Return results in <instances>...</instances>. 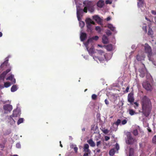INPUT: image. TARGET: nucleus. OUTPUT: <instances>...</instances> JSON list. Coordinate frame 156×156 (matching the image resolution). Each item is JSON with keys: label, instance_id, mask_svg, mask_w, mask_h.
I'll return each mask as SVG.
<instances>
[{"label": "nucleus", "instance_id": "ea45409f", "mask_svg": "<svg viewBox=\"0 0 156 156\" xmlns=\"http://www.w3.org/2000/svg\"><path fill=\"white\" fill-rule=\"evenodd\" d=\"M84 151L85 152V153L90 154V151L89 150V149H83Z\"/></svg>", "mask_w": 156, "mask_h": 156}, {"label": "nucleus", "instance_id": "bb28decb", "mask_svg": "<svg viewBox=\"0 0 156 156\" xmlns=\"http://www.w3.org/2000/svg\"><path fill=\"white\" fill-rule=\"evenodd\" d=\"M18 89V87L16 85H13L11 88V90L12 92H14L16 91Z\"/></svg>", "mask_w": 156, "mask_h": 156}, {"label": "nucleus", "instance_id": "0e129e2a", "mask_svg": "<svg viewBox=\"0 0 156 156\" xmlns=\"http://www.w3.org/2000/svg\"><path fill=\"white\" fill-rule=\"evenodd\" d=\"M145 19L147 20V21H150V20H149V19H148L147 17H145Z\"/></svg>", "mask_w": 156, "mask_h": 156}, {"label": "nucleus", "instance_id": "de8ad7c7", "mask_svg": "<svg viewBox=\"0 0 156 156\" xmlns=\"http://www.w3.org/2000/svg\"><path fill=\"white\" fill-rule=\"evenodd\" d=\"M16 147L17 148H20L21 147V145L20 143H17L16 144Z\"/></svg>", "mask_w": 156, "mask_h": 156}, {"label": "nucleus", "instance_id": "4be33fe9", "mask_svg": "<svg viewBox=\"0 0 156 156\" xmlns=\"http://www.w3.org/2000/svg\"><path fill=\"white\" fill-rule=\"evenodd\" d=\"M104 4V2L102 0H99L97 3V6L100 8H102Z\"/></svg>", "mask_w": 156, "mask_h": 156}, {"label": "nucleus", "instance_id": "2eb2a0df", "mask_svg": "<svg viewBox=\"0 0 156 156\" xmlns=\"http://www.w3.org/2000/svg\"><path fill=\"white\" fill-rule=\"evenodd\" d=\"M6 80H9L11 81L12 84H14L16 82L15 79L14 77V75L11 74L9 77L6 78Z\"/></svg>", "mask_w": 156, "mask_h": 156}, {"label": "nucleus", "instance_id": "423d86ee", "mask_svg": "<svg viewBox=\"0 0 156 156\" xmlns=\"http://www.w3.org/2000/svg\"><path fill=\"white\" fill-rule=\"evenodd\" d=\"M86 22L88 31L91 32L92 30V24L95 25V23L90 18H87L86 20Z\"/></svg>", "mask_w": 156, "mask_h": 156}, {"label": "nucleus", "instance_id": "864d4df0", "mask_svg": "<svg viewBox=\"0 0 156 156\" xmlns=\"http://www.w3.org/2000/svg\"><path fill=\"white\" fill-rule=\"evenodd\" d=\"M110 139V138L108 136H105V139L106 141H107L108 140H109Z\"/></svg>", "mask_w": 156, "mask_h": 156}, {"label": "nucleus", "instance_id": "4c0bfd02", "mask_svg": "<svg viewBox=\"0 0 156 156\" xmlns=\"http://www.w3.org/2000/svg\"><path fill=\"white\" fill-rule=\"evenodd\" d=\"M11 85V84L10 83L6 82L4 83V86L5 87H8L10 86Z\"/></svg>", "mask_w": 156, "mask_h": 156}, {"label": "nucleus", "instance_id": "72a5a7b5", "mask_svg": "<svg viewBox=\"0 0 156 156\" xmlns=\"http://www.w3.org/2000/svg\"><path fill=\"white\" fill-rule=\"evenodd\" d=\"M102 142L101 141H97L96 143V146L98 148H100L101 147Z\"/></svg>", "mask_w": 156, "mask_h": 156}, {"label": "nucleus", "instance_id": "a18cd8bd", "mask_svg": "<svg viewBox=\"0 0 156 156\" xmlns=\"http://www.w3.org/2000/svg\"><path fill=\"white\" fill-rule=\"evenodd\" d=\"M106 34L108 36H109L111 34V31L108 30L106 31Z\"/></svg>", "mask_w": 156, "mask_h": 156}, {"label": "nucleus", "instance_id": "6e6552de", "mask_svg": "<svg viewBox=\"0 0 156 156\" xmlns=\"http://www.w3.org/2000/svg\"><path fill=\"white\" fill-rule=\"evenodd\" d=\"M144 49L146 53L148 54V57L151 56L152 54V50L151 47L147 44H145L144 45Z\"/></svg>", "mask_w": 156, "mask_h": 156}, {"label": "nucleus", "instance_id": "a211bd4d", "mask_svg": "<svg viewBox=\"0 0 156 156\" xmlns=\"http://www.w3.org/2000/svg\"><path fill=\"white\" fill-rule=\"evenodd\" d=\"M128 100L129 102L131 103L133 102L134 101V98L133 97V94L132 93H129L128 96Z\"/></svg>", "mask_w": 156, "mask_h": 156}, {"label": "nucleus", "instance_id": "5fc2aeb1", "mask_svg": "<svg viewBox=\"0 0 156 156\" xmlns=\"http://www.w3.org/2000/svg\"><path fill=\"white\" fill-rule=\"evenodd\" d=\"M151 12V13L153 15H155L156 14V12L154 10H152Z\"/></svg>", "mask_w": 156, "mask_h": 156}, {"label": "nucleus", "instance_id": "49530a36", "mask_svg": "<svg viewBox=\"0 0 156 156\" xmlns=\"http://www.w3.org/2000/svg\"><path fill=\"white\" fill-rule=\"evenodd\" d=\"M89 146L87 144H86L84 145L83 149H89Z\"/></svg>", "mask_w": 156, "mask_h": 156}, {"label": "nucleus", "instance_id": "a19ab883", "mask_svg": "<svg viewBox=\"0 0 156 156\" xmlns=\"http://www.w3.org/2000/svg\"><path fill=\"white\" fill-rule=\"evenodd\" d=\"M152 142L154 144H156V135L154 136L152 139Z\"/></svg>", "mask_w": 156, "mask_h": 156}, {"label": "nucleus", "instance_id": "f704fd0d", "mask_svg": "<svg viewBox=\"0 0 156 156\" xmlns=\"http://www.w3.org/2000/svg\"><path fill=\"white\" fill-rule=\"evenodd\" d=\"M115 153V151L114 149H111L109 152V154L111 156L113 155Z\"/></svg>", "mask_w": 156, "mask_h": 156}, {"label": "nucleus", "instance_id": "f03ea898", "mask_svg": "<svg viewBox=\"0 0 156 156\" xmlns=\"http://www.w3.org/2000/svg\"><path fill=\"white\" fill-rule=\"evenodd\" d=\"M83 4L84 6V8L83 10V12H81V16H80V20H78L80 21L79 25L80 26L81 28L83 27L84 25V22L82 21H80L81 17L82 16V14L83 12V11L85 12H87V10H88L90 12H93L94 10V5L92 3L88 1H85L83 3Z\"/></svg>", "mask_w": 156, "mask_h": 156}, {"label": "nucleus", "instance_id": "79ce46f5", "mask_svg": "<svg viewBox=\"0 0 156 156\" xmlns=\"http://www.w3.org/2000/svg\"><path fill=\"white\" fill-rule=\"evenodd\" d=\"M127 121L126 119H124L121 122V125H124L126 124L127 122Z\"/></svg>", "mask_w": 156, "mask_h": 156}, {"label": "nucleus", "instance_id": "20e7f679", "mask_svg": "<svg viewBox=\"0 0 156 156\" xmlns=\"http://www.w3.org/2000/svg\"><path fill=\"white\" fill-rule=\"evenodd\" d=\"M76 4V11H77V16L78 20H79L80 18V16H81V12H83V10L80 9L79 8V6L78 5H82V2L80 1V0H75Z\"/></svg>", "mask_w": 156, "mask_h": 156}, {"label": "nucleus", "instance_id": "c03bdc74", "mask_svg": "<svg viewBox=\"0 0 156 156\" xmlns=\"http://www.w3.org/2000/svg\"><path fill=\"white\" fill-rule=\"evenodd\" d=\"M97 97V95L95 94H93L92 95V98L93 100H95Z\"/></svg>", "mask_w": 156, "mask_h": 156}, {"label": "nucleus", "instance_id": "e433bc0d", "mask_svg": "<svg viewBox=\"0 0 156 156\" xmlns=\"http://www.w3.org/2000/svg\"><path fill=\"white\" fill-rule=\"evenodd\" d=\"M148 34L149 35H152L153 34V32L151 29L149 28L148 32Z\"/></svg>", "mask_w": 156, "mask_h": 156}, {"label": "nucleus", "instance_id": "c756f323", "mask_svg": "<svg viewBox=\"0 0 156 156\" xmlns=\"http://www.w3.org/2000/svg\"><path fill=\"white\" fill-rule=\"evenodd\" d=\"M121 120L120 119H118L116 122H114V123H115V124H116V126H115L116 128H118V126L120 125H121Z\"/></svg>", "mask_w": 156, "mask_h": 156}, {"label": "nucleus", "instance_id": "393cba45", "mask_svg": "<svg viewBox=\"0 0 156 156\" xmlns=\"http://www.w3.org/2000/svg\"><path fill=\"white\" fill-rule=\"evenodd\" d=\"M145 58V56L143 55L141 56L140 54L136 56V59L139 61L144 60Z\"/></svg>", "mask_w": 156, "mask_h": 156}, {"label": "nucleus", "instance_id": "473e14b6", "mask_svg": "<svg viewBox=\"0 0 156 156\" xmlns=\"http://www.w3.org/2000/svg\"><path fill=\"white\" fill-rule=\"evenodd\" d=\"M99 37L98 36H96L94 37H93L92 38H90L89 39H91L92 41L90 42V43L91 44L93 41V40H94L95 41L97 40L98 39Z\"/></svg>", "mask_w": 156, "mask_h": 156}, {"label": "nucleus", "instance_id": "7c9ffc66", "mask_svg": "<svg viewBox=\"0 0 156 156\" xmlns=\"http://www.w3.org/2000/svg\"><path fill=\"white\" fill-rule=\"evenodd\" d=\"M144 2L142 0H140L139 2H137V5L138 7L139 8L142 6L144 5Z\"/></svg>", "mask_w": 156, "mask_h": 156}, {"label": "nucleus", "instance_id": "b1692460", "mask_svg": "<svg viewBox=\"0 0 156 156\" xmlns=\"http://www.w3.org/2000/svg\"><path fill=\"white\" fill-rule=\"evenodd\" d=\"M86 37V34L85 33H81L80 38L81 41H83L85 39Z\"/></svg>", "mask_w": 156, "mask_h": 156}, {"label": "nucleus", "instance_id": "4d7b16f0", "mask_svg": "<svg viewBox=\"0 0 156 156\" xmlns=\"http://www.w3.org/2000/svg\"><path fill=\"white\" fill-rule=\"evenodd\" d=\"M129 87H127L126 88V92H128V90H129Z\"/></svg>", "mask_w": 156, "mask_h": 156}, {"label": "nucleus", "instance_id": "338daca9", "mask_svg": "<svg viewBox=\"0 0 156 156\" xmlns=\"http://www.w3.org/2000/svg\"><path fill=\"white\" fill-rule=\"evenodd\" d=\"M60 146L61 147H62V145L61 144V141H60Z\"/></svg>", "mask_w": 156, "mask_h": 156}, {"label": "nucleus", "instance_id": "cd10ccee", "mask_svg": "<svg viewBox=\"0 0 156 156\" xmlns=\"http://www.w3.org/2000/svg\"><path fill=\"white\" fill-rule=\"evenodd\" d=\"M116 126V125L115 124V123H114L112 124V126L110 128V129L111 130V131H115L117 130L118 128H116L115 126Z\"/></svg>", "mask_w": 156, "mask_h": 156}, {"label": "nucleus", "instance_id": "aec40b11", "mask_svg": "<svg viewBox=\"0 0 156 156\" xmlns=\"http://www.w3.org/2000/svg\"><path fill=\"white\" fill-rule=\"evenodd\" d=\"M6 59H6V60L0 66V71L1 70H3L4 68H5L7 66V64L8 62V59L7 58H6Z\"/></svg>", "mask_w": 156, "mask_h": 156}, {"label": "nucleus", "instance_id": "bf43d9fd", "mask_svg": "<svg viewBox=\"0 0 156 156\" xmlns=\"http://www.w3.org/2000/svg\"><path fill=\"white\" fill-rule=\"evenodd\" d=\"M111 17H108L107 18V19H106V20L107 21H109V20H111Z\"/></svg>", "mask_w": 156, "mask_h": 156}, {"label": "nucleus", "instance_id": "2f4dec72", "mask_svg": "<svg viewBox=\"0 0 156 156\" xmlns=\"http://www.w3.org/2000/svg\"><path fill=\"white\" fill-rule=\"evenodd\" d=\"M113 48L112 45V44H109L106 47V49L108 51H111Z\"/></svg>", "mask_w": 156, "mask_h": 156}, {"label": "nucleus", "instance_id": "3c124183", "mask_svg": "<svg viewBox=\"0 0 156 156\" xmlns=\"http://www.w3.org/2000/svg\"><path fill=\"white\" fill-rule=\"evenodd\" d=\"M115 148L117 151H118L119 149V146L117 143H116L115 144Z\"/></svg>", "mask_w": 156, "mask_h": 156}, {"label": "nucleus", "instance_id": "8fccbe9b", "mask_svg": "<svg viewBox=\"0 0 156 156\" xmlns=\"http://www.w3.org/2000/svg\"><path fill=\"white\" fill-rule=\"evenodd\" d=\"M74 146V145H73ZM74 149L75 151V152L76 153L77 152V150H78V148L77 147H76V145H74Z\"/></svg>", "mask_w": 156, "mask_h": 156}, {"label": "nucleus", "instance_id": "774afa93", "mask_svg": "<svg viewBox=\"0 0 156 156\" xmlns=\"http://www.w3.org/2000/svg\"><path fill=\"white\" fill-rule=\"evenodd\" d=\"M82 131H85V128H83L82 129Z\"/></svg>", "mask_w": 156, "mask_h": 156}, {"label": "nucleus", "instance_id": "6ab92c4d", "mask_svg": "<svg viewBox=\"0 0 156 156\" xmlns=\"http://www.w3.org/2000/svg\"><path fill=\"white\" fill-rule=\"evenodd\" d=\"M140 130V128L138 126H136V129L133 131L132 133L135 136H136L138 135V131Z\"/></svg>", "mask_w": 156, "mask_h": 156}, {"label": "nucleus", "instance_id": "09e8293b", "mask_svg": "<svg viewBox=\"0 0 156 156\" xmlns=\"http://www.w3.org/2000/svg\"><path fill=\"white\" fill-rule=\"evenodd\" d=\"M143 29L144 31H145V32H147V26L146 25L144 26L143 27Z\"/></svg>", "mask_w": 156, "mask_h": 156}, {"label": "nucleus", "instance_id": "9b49d317", "mask_svg": "<svg viewBox=\"0 0 156 156\" xmlns=\"http://www.w3.org/2000/svg\"><path fill=\"white\" fill-rule=\"evenodd\" d=\"M21 114V111L20 109L17 108L14 110L13 111V113L11 115L13 118L19 117Z\"/></svg>", "mask_w": 156, "mask_h": 156}, {"label": "nucleus", "instance_id": "6e6d98bb", "mask_svg": "<svg viewBox=\"0 0 156 156\" xmlns=\"http://www.w3.org/2000/svg\"><path fill=\"white\" fill-rule=\"evenodd\" d=\"M96 151L97 153H99L100 151V150L98 148L96 149Z\"/></svg>", "mask_w": 156, "mask_h": 156}, {"label": "nucleus", "instance_id": "dca6fc26", "mask_svg": "<svg viewBox=\"0 0 156 156\" xmlns=\"http://www.w3.org/2000/svg\"><path fill=\"white\" fill-rule=\"evenodd\" d=\"M10 71V69H8L5 71L3 72L2 74H1L0 75V80H4L6 75L7 73L9 72Z\"/></svg>", "mask_w": 156, "mask_h": 156}, {"label": "nucleus", "instance_id": "f257e3e1", "mask_svg": "<svg viewBox=\"0 0 156 156\" xmlns=\"http://www.w3.org/2000/svg\"><path fill=\"white\" fill-rule=\"evenodd\" d=\"M151 107L150 100L146 96H144L142 99V108L143 113L146 117L149 115Z\"/></svg>", "mask_w": 156, "mask_h": 156}, {"label": "nucleus", "instance_id": "a878e982", "mask_svg": "<svg viewBox=\"0 0 156 156\" xmlns=\"http://www.w3.org/2000/svg\"><path fill=\"white\" fill-rule=\"evenodd\" d=\"M87 142L90 146L92 147H94L95 146V143L93 141L92 139H90L89 140L87 141Z\"/></svg>", "mask_w": 156, "mask_h": 156}, {"label": "nucleus", "instance_id": "58836bf2", "mask_svg": "<svg viewBox=\"0 0 156 156\" xmlns=\"http://www.w3.org/2000/svg\"><path fill=\"white\" fill-rule=\"evenodd\" d=\"M95 30L99 33H100L101 31V29L99 26H96Z\"/></svg>", "mask_w": 156, "mask_h": 156}, {"label": "nucleus", "instance_id": "69168bd1", "mask_svg": "<svg viewBox=\"0 0 156 156\" xmlns=\"http://www.w3.org/2000/svg\"><path fill=\"white\" fill-rule=\"evenodd\" d=\"M2 32H0V37H1L2 36Z\"/></svg>", "mask_w": 156, "mask_h": 156}, {"label": "nucleus", "instance_id": "ddd939ff", "mask_svg": "<svg viewBox=\"0 0 156 156\" xmlns=\"http://www.w3.org/2000/svg\"><path fill=\"white\" fill-rule=\"evenodd\" d=\"M126 153L129 156H132L133 154V149L132 148L127 147L126 149Z\"/></svg>", "mask_w": 156, "mask_h": 156}, {"label": "nucleus", "instance_id": "f8f14e48", "mask_svg": "<svg viewBox=\"0 0 156 156\" xmlns=\"http://www.w3.org/2000/svg\"><path fill=\"white\" fill-rule=\"evenodd\" d=\"M12 117H13L12 115H10L9 116H7L6 117L7 121L11 126H14L15 123L14 119Z\"/></svg>", "mask_w": 156, "mask_h": 156}, {"label": "nucleus", "instance_id": "13d9d810", "mask_svg": "<svg viewBox=\"0 0 156 156\" xmlns=\"http://www.w3.org/2000/svg\"><path fill=\"white\" fill-rule=\"evenodd\" d=\"M89 154L88 153H84L83 154V156H88V154Z\"/></svg>", "mask_w": 156, "mask_h": 156}, {"label": "nucleus", "instance_id": "c85d7f7f", "mask_svg": "<svg viewBox=\"0 0 156 156\" xmlns=\"http://www.w3.org/2000/svg\"><path fill=\"white\" fill-rule=\"evenodd\" d=\"M128 112L131 115H133L136 114V113L134 110L131 109H129Z\"/></svg>", "mask_w": 156, "mask_h": 156}, {"label": "nucleus", "instance_id": "37998d69", "mask_svg": "<svg viewBox=\"0 0 156 156\" xmlns=\"http://www.w3.org/2000/svg\"><path fill=\"white\" fill-rule=\"evenodd\" d=\"M112 2V0H106L105 1V3L106 4H111Z\"/></svg>", "mask_w": 156, "mask_h": 156}, {"label": "nucleus", "instance_id": "680f3d73", "mask_svg": "<svg viewBox=\"0 0 156 156\" xmlns=\"http://www.w3.org/2000/svg\"><path fill=\"white\" fill-rule=\"evenodd\" d=\"M135 46L134 45H132V46L131 47V48H135Z\"/></svg>", "mask_w": 156, "mask_h": 156}, {"label": "nucleus", "instance_id": "0eeeda50", "mask_svg": "<svg viewBox=\"0 0 156 156\" xmlns=\"http://www.w3.org/2000/svg\"><path fill=\"white\" fill-rule=\"evenodd\" d=\"M127 138L126 140V142L127 144H132L136 142V140L133 138L130 133H128L127 134Z\"/></svg>", "mask_w": 156, "mask_h": 156}, {"label": "nucleus", "instance_id": "412c9836", "mask_svg": "<svg viewBox=\"0 0 156 156\" xmlns=\"http://www.w3.org/2000/svg\"><path fill=\"white\" fill-rule=\"evenodd\" d=\"M108 28L110 29L114 33H116L115 28L111 24H109L108 25Z\"/></svg>", "mask_w": 156, "mask_h": 156}, {"label": "nucleus", "instance_id": "9d476101", "mask_svg": "<svg viewBox=\"0 0 156 156\" xmlns=\"http://www.w3.org/2000/svg\"><path fill=\"white\" fill-rule=\"evenodd\" d=\"M3 109L5 113H7L10 112L12 109V105L9 104L5 105L3 106Z\"/></svg>", "mask_w": 156, "mask_h": 156}, {"label": "nucleus", "instance_id": "052dcab7", "mask_svg": "<svg viewBox=\"0 0 156 156\" xmlns=\"http://www.w3.org/2000/svg\"><path fill=\"white\" fill-rule=\"evenodd\" d=\"M83 57L84 58H85L86 59H87L88 58V56H83Z\"/></svg>", "mask_w": 156, "mask_h": 156}, {"label": "nucleus", "instance_id": "5701e85b", "mask_svg": "<svg viewBox=\"0 0 156 156\" xmlns=\"http://www.w3.org/2000/svg\"><path fill=\"white\" fill-rule=\"evenodd\" d=\"M102 42L104 44H107L108 42V39L105 35H103L102 38Z\"/></svg>", "mask_w": 156, "mask_h": 156}, {"label": "nucleus", "instance_id": "603ef678", "mask_svg": "<svg viewBox=\"0 0 156 156\" xmlns=\"http://www.w3.org/2000/svg\"><path fill=\"white\" fill-rule=\"evenodd\" d=\"M105 104L107 105H108L109 104V102L108 100H107L106 99H105Z\"/></svg>", "mask_w": 156, "mask_h": 156}, {"label": "nucleus", "instance_id": "4468645a", "mask_svg": "<svg viewBox=\"0 0 156 156\" xmlns=\"http://www.w3.org/2000/svg\"><path fill=\"white\" fill-rule=\"evenodd\" d=\"M93 18L99 24L101 25L102 20L98 15H95L92 16Z\"/></svg>", "mask_w": 156, "mask_h": 156}, {"label": "nucleus", "instance_id": "f3484780", "mask_svg": "<svg viewBox=\"0 0 156 156\" xmlns=\"http://www.w3.org/2000/svg\"><path fill=\"white\" fill-rule=\"evenodd\" d=\"M140 74L139 76L141 77H143L145 75V73L146 72V70L145 68H143L142 69H140L139 71Z\"/></svg>", "mask_w": 156, "mask_h": 156}, {"label": "nucleus", "instance_id": "7ed1b4c3", "mask_svg": "<svg viewBox=\"0 0 156 156\" xmlns=\"http://www.w3.org/2000/svg\"><path fill=\"white\" fill-rule=\"evenodd\" d=\"M98 53L99 55V57L96 56H93L94 59L97 62L99 63V62H101L105 59L107 60L108 59L106 58L107 54H105L101 50H97Z\"/></svg>", "mask_w": 156, "mask_h": 156}, {"label": "nucleus", "instance_id": "e2e57ef3", "mask_svg": "<svg viewBox=\"0 0 156 156\" xmlns=\"http://www.w3.org/2000/svg\"><path fill=\"white\" fill-rule=\"evenodd\" d=\"M134 104H135V105H136V106L137 107V106H138V104L137 103H136V102H134Z\"/></svg>", "mask_w": 156, "mask_h": 156}, {"label": "nucleus", "instance_id": "39448f33", "mask_svg": "<svg viewBox=\"0 0 156 156\" xmlns=\"http://www.w3.org/2000/svg\"><path fill=\"white\" fill-rule=\"evenodd\" d=\"M92 41L91 39H89L87 42L85 43H84V44L87 48V49L88 51L89 54L90 55H92L94 53V48L92 46L90 49H88V46L90 45H91V44L90 43V42Z\"/></svg>", "mask_w": 156, "mask_h": 156}, {"label": "nucleus", "instance_id": "1a4fd4ad", "mask_svg": "<svg viewBox=\"0 0 156 156\" xmlns=\"http://www.w3.org/2000/svg\"><path fill=\"white\" fill-rule=\"evenodd\" d=\"M143 87L147 90H151L152 89V86L150 83L147 81L143 82L142 84Z\"/></svg>", "mask_w": 156, "mask_h": 156}, {"label": "nucleus", "instance_id": "c9c22d12", "mask_svg": "<svg viewBox=\"0 0 156 156\" xmlns=\"http://www.w3.org/2000/svg\"><path fill=\"white\" fill-rule=\"evenodd\" d=\"M24 121V119L23 118H21L19 119L17 122V124L18 125H19L21 123H22Z\"/></svg>", "mask_w": 156, "mask_h": 156}]
</instances>
